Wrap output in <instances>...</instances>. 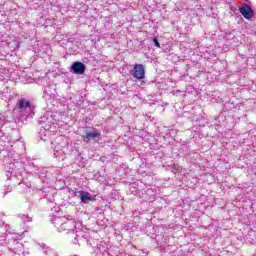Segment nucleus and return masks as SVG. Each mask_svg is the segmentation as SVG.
I'll return each instance as SVG.
<instances>
[{
    "instance_id": "1",
    "label": "nucleus",
    "mask_w": 256,
    "mask_h": 256,
    "mask_svg": "<svg viewBox=\"0 0 256 256\" xmlns=\"http://www.w3.org/2000/svg\"><path fill=\"white\" fill-rule=\"evenodd\" d=\"M52 223L59 233H64V235H74L76 233L73 241L74 245L89 244V233L83 231L81 222H75L66 217L56 216L52 219Z\"/></svg>"
},
{
    "instance_id": "2",
    "label": "nucleus",
    "mask_w": 256,
    "mask_h": 256,
    "mask_svg": "<svg viewBox=\"0 0 256 256\" xmlns=\"http://www.w3.org/2000/svg\"><path fill=\"white\" fill-rule=\"evenodd\" d=\"M130 75L138 80L145 79V67L143 64L134 65V68L130 71Z\"/></svg>"
},
{
    "instance_id": "3",
    "label": "nucleus",
    "mask_w": 256,
    "mask_h": 256,
    "mask_svg": "<svg viewBox=\"0 0 256 256\" xmlns=\"http://www.w3.org/2000/svg\"><path fill=\"white\" fill-rule=\"evenodd\" d=\"M85 69H87V66L83 62H74L71 66V70L75 75H83Z\"/></svg>"
},
{
    "instance_id": "4",
    "label": "nucleus",
    "mask_w": 256,
    "mask_h": 256,
    "mask_svg": "<svg viewBox=\"0 0 256 256\" xmlns=\"http://www.w3.org/2000/svg\"><path fill=\"white\" fill-rule=\"evenodd\" d=\"M78 197L81 200V203H84L85 205H89L91 201H94L93 197L89 192L85 191H78Z\"/></svg>"
},
{
    "instance_id": "5",
    "label": "nucleus",
    "mask_w": 256,
    "mask_h": 256,
    "mask_svg": "<svg viewBox=\"0 0 256 256\" xmlns=\"http://www.w3.org/2000/svg\"><path fill=\"white\" fill-rule=\"evenodd\" d=\"M17 107L20 111H31V102L29 100L21 99L18 101Z\"/></svg>"
},
{
    "instance_id": "6",
    "label": "nucleus",
    "mask_w": 256,
    "mask_h": 256,
    "mask_svg": "<svg viewBox=\"0 0 256 256\" xmlns=\"http://www.w3.org/2000/svg\"><path fill=\"white\" fill-rule=\"evenodd\" d=\"M239 11L245 19H251L253 17V10L249 6L241 7Z\"/></svg>"
},
{
    "instance_id": "7",
    "label": "nucleus",
    "mask_w": 256,
    "mask_h": 256,
    "mask_svg": "<svg viewBox=\"0 0 256 256\" xmlns=\"http://www.w3.org/2000/svg\"><path fill=\"white\" fill-rule=\"evenodd\" d=\"M108 249H109V246L107 245V242L100 241L96 247V253H106Z\"/></svg>"
},
{
    "instance_id": "8",
    "label": "nucleus",
    "mask_w": 256,
    "mask_h": 256,
    "mask_svg": "<svg viewBox=\"0 0 256 256\" xmlns=\"http://www.w3.org/2000/svg\"><path fill=\"white\" fill-rule=\"evenodd\" d=\"M99 137H101V133H99V132H97V131H94V132H87L84 141H85L86 143H89V141H90L91 139H97V138H99Z\"/></svg>"
},
{
    "instance_id": "9",
    "label": "nucleus",
    "mask_w": 256,
    "mask_h": 256,
    "mask_svg": "<svg viewBox=\"0 0 256 256\" xmlns=\"http://www.w3.org/2000/svg\"><path fill=\"white\" fill-rule=\"evenodd\" d=\"M54 157H56V159H59L60 161H63V159H65V152L63 151V149L55 150Z\"/></svg>"
},
{
    "instance_id": "10",
    "label": "nucleus",
    "mask_w": 256,
    "mask_h": 256,
    "mask_svg": "<svg viewBox=\"0 0 256 256\" xmlns=\"http://www.w3.org/2000/svg\"><path fill=\"white\" fill-rule=\"evenodd\" d=\"M18 217L21 221H23V223H31V221H33V218H31L25 214H20Z\"/></svg>"
},
{
    "instance_id": "11",
    "label": "nucleus",
    "mask_w": 256,
    "mask_h": 256,
    "mask_svg": "<svg viewBox=\"0 0 256 256\" xmlns=\"http://www.w3.org/2000/svg\"><path fill=\"white\" fill-rule=\"evenodd\" d=\"M153 41L156 47H161V44L159 43V40H157V38H153Z\"/></svg>"
}]
</instances>
